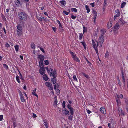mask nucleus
Wrapping results in <instances>:
<instances>
[{
    "instance_id": "64",
    "label": "nucleus",
    "mask_w": 128,
    "mask_h": 128,
    "mask_svg": "<svg viewBox=\"0 0 128 128\" xmlns=\"http://www.w3.org/2000/svg\"><path fill=\"white\" fill-rule=\"evenodd\" d=\"M13 125L14 128H15L16 126V122H14L13 123Z\"/></svg>"
},
{
    "instance_id": "59",
    "label": "nucleus",
    "mask_w": 128,
    "mask_h": 128,
    "mask_svg": "<svg viewBox=\"0 0 128 128\" xmlns=\"http://www.w3.org/2000/svg\"><path fill=\"white\" fill-rule=\"evenodd\" d=\"M40 49L44 53V54L45 53V51H44L43 48H40Z\"/></svg>"
},
{
    "instance_id": "23",
    "label": "nucleus",
    "mask_w": 128,
    "mask_h": 128,
    "mask_svg": "<svg viewBox=\"0 0 128 128\" xmlns=\"http://www.w3.org/2000/svg\"><path fill=\"white\" fill-rule=\"evenodd\" d=\"M31 47L32 48L33 50L35 49L36 48L35 45L33 42L31 43Z\"/></svg>"
},
{
    "instance_id": "13",
    "label": "nucleus",
    "mask_w": 128,
    "mask_h": 128,
    "mask_svg": "<svg viewBox=\"0 0 128 128\" xmlns=\"http://www.w3.org/2000/svg\"><path fill=\"white\" fill-rule=\"evenodd\" d=\"M92 45H93V47L94 49L96 48H97V45H96V43H95L94 41L93 40H92Z\"/></svg>"
},
{
    "instance_id": "38",
    "label": "nucleus",
    "mask_w": 128,
    "mask_h": 128,
    "mask_svg": "<svg viewBox=\"0 0 128 128\" xmlns=\"http://www.w3.org/2000/svg\"><path fill=\"white\" fill-rule=\"evenodd\" d=\"M15 48L16 49V52L18 51L19 46L18 45H16L15 46Z\"/></svg>"
},
{
    "instance_id": "7",
    "label": "nucleus",
    "mask_w": 128,
    "mask_h": 128,
    "mask_svg": "<svg viewBox=\"0 0 128 128\" xmlns=\"http://www.w3.org/2000/svg\"><path fill=\"white\" fill-rule=\"evenodd\" d=\"M46 85L48 87L49 89L51 90H53L52 84L50 82H46Z\"/></svg>"
},
{
    "instance_id": "6",
    "label": "nucleus",
    "mask_w": 128,
    "mask_h": 128,
    "mask_svg": "<svg viewBox=\"0 0 128 128\" xmlns=\"http://www.w3.org/2000/svg\"><path fill=\"white\" fill-rule=\"evenodd\" d=\"M20 0H16L15 1V3L16 4V6L19 7L22 6V4L20 2Z\"/></svg>"
},
{
    "instance_id": "40",
    "label": "nucleus",
    "mask_w": 128,
    "mask_h": 128,
    "mask_svg": "<svg viewBox=\"0 0 128 128\" xmlns=\"http://www.w3.org/2000/svg\"><path fill=\"white\" fill-rule=\"evenodd\" d=\"M109 55V52L108 51H107L105 55V57L106 58H108Z\"/></svg>"
},
{
    "instance_id": "24",
    "label": "nucleus",
    "mask_w": 128,
    "mask_h": 128,
    "mask_svg": "<svg viewBox=\"0 0 128 128\" xmlns=\"http://www.w3.org/2000/svg\"><path fill=\"white\" fill-rule=\"evenodd\" d=\"M44 124L45 126L46 127V128H48V124L47 122V121L46 120H44Z\"/></svg>"
},
{
    "instance_id": "1",
    "label": "nucleus",
    "mask_w": 128,
    "mask_h": 128,
    "mask_svg": "<svg viewBox=\"0 0 128 128\" xmlns=\"http://www.w3.org/2000/svg\"><path fill=\"white\" fill-rule=\"evenodd\" d=\"M46 69L47 70L48 72L50 74V76H52L54 78H56L57 77V73L56 71L54 70L53 69L50 68L49 70L48 67L46 68Z\"/></svg>"
},
{
    "instance_id": "10",
    "label": "nucleus",
    "mask_w": 128,
    "mask_h": 128,
    "mask_svg": "<svg viewBox=\"0 0 128 128\" xmlns=\"http://www.w3.org/2000/svg\"><path fill=\"white\" fill-rule=\"evenodd\" d=\"M38 58L40 60V61H44V60L45 57L42 55L40 54L38 56Z\"/></svg>"
},
{
    "instance_id": "36",
    "label": "nucleus",
    "mask_w": 128,
    "mask_h": 128,
    "mask_svg": "<svg viewBox=\"0 0 128 128\" xmlns=\"http://www.w3.org/2000/svg\"><path fill=\"white\" fill-rule=\"evenodd\" d=\"M1 16L3 19L6 21V18L4 16L2 13L1 14Z\"/></svg>"
},
{
    "instance_id": "37",
    "label": "nucleus",
    "mask_w": 128,
    "mask_h": 128,
    "mask_svg": "<svg viewBox=\"0 0 128 128\" xmlns=\"http://www.w3.org/2000/svg\"><path fill=\"white\" fill-rule=\"evenodd\" d=\"M105 33H102L101 34V36L99 38H100V39L101 38V39L104 40V39H103L104 37L103 36L104 35V34Z\"/></svg>"
},
{
    "instance_id": "61",
    "label": "nucleus",
    "mask_w": 128,
    "mask_h": 128,
    "mask_svg": "<svg viewBox=\"0 0 128 128\" xmlns=\"http://www.w3.org/2000/svg\"><path fill=\"white\" fill-rule=\"evenodd\" d=\"M5 46L8 48V47H10V46L8 43H6V44H5Z\"/></svg>"
},
{
    "instance_id": "12",
    "label": "nucleus",
    "mask_w": 128,
    "mask_h": 128,
    "mask_svg": "<svg viewBox=\"0 0 128 128\" xmlns=\"http://www.w3.org/2000/svg\"><path fill=\"white\" fill-rule=\"evenodd\" d=\"M119 28V25L118 23H116L114 27L112 28L114 31H115L117 30H118Z\"/></svg>"
},
{
    "instance_id": "55",
    "label": "nucleus",
    "mask_w": 128,
    "mask_h": 128,
    "mask_svg": "<svg viewBox=\"0 0 128 128\" xmlns=\"http://www.w3.org/2000/svg\"><path fill=\"white\" fill-rule=\"evenodd\" d=\"M73 78L77 82H78V81L77 80L76 76L74 75V76H73Z\"/></svg>"
},
{
    "instance_id": "4",
    "label": "nucleus",
    "mask_w": 128,
    "mask_h": 128,
    "mask_svg": "<svg viewBox=\"0 0 128 128\" xmlns=\"http://www.w3.org/2000/svg\"><path fill=\"white\" fill-rule=\"evenodd\" d=\"M104 41V40L101 39V38H99L98 41L97 43V46H100L99 47L100 48L102 46V44Z\"/></svg>"
},
{
    "instance_id": "58",
    "label": "nucleus",
    "mask_w": 128,
    "mask_h": 128,
    "mask_svg": "<svg viewBox=\"0 0 128 128\" xmlns=\"http://www.w3.org/2000/svg\"><path fill=\"white\" fill-rule=\"evenodd\" d=\"M3 118V115H1L0 116V121H1L2 120Z\"/></svg>"
},
{
    "instance_id": "22",
    "label": "nucleus",
    "mask_w": 128,
    "mask_h": 128,
    "mask_svg": "<svg viewBox=\"0 0 128 128\" xmlns=\"http://www.w3.org/2000/svg\"><path fill=\"white\" fill-rule=\"evenodd\" d=\"M53 78L51 79V81L53 82V84H54L56 83L57 80L55 78Z\"/></svg>"
},
{
    "instance_id": "2",
    "label": "nucleus",
    "mask_w": 128,
    "mask_h": 128,
    "mask_svg": "<svg viewBox=\"0 0 128 128\" xmlns=\"http://www.w3.org/2000/svg\"><path fill=\"white\" fill-rule=\"evenodd\" d=\"M20 19L22 20L26 21L27 19V16L25 12H22L18 14Z\"/></svg>"
},
{
    "instance_id": "9",
    "label": "nucleus",
    "mask_w": 128,
    "mask_h": 128,
    "mask_svg": "<svg viewBox=\"0 0 128 128\" xmlns=\"http://www.w3.org/2000/svg\"><path fill=\"white\" fill-rule=\"evenodd\" d=\"M121 74H122V82H126L125 79V74L123 69L121 70Z\"/></svg>"
},
{
    "instance_id": "14",
    "label": "nucleus",
    "mask_w": 128,
    "mask_h": 128,
    "mask_svg": "<svg viewBox=\"0 0 128 128\" xmlns=\"http://www.w3.org/2000/svg\"><path fill=\"white\" fill-rule=\"evenodd\" d=\"M24 21V20H22L20 19V20H19V22L20 24H20V26H24L25 23Z\"/></svg>"
},
{
    "instance_id": "41",
    "label": "nucleus",
    "mask_w": 128,
    "mask_h": 128,
    "mask_svg": "<svg viewBox=\"0 0 128 128\" xmlns=\"http://www.w3.org/2000/svg\"><path fill=\"white\" fill-rule=\"evenodd\" d=\"M44 63L46 65H48L49 64V62L48 60H45L44 61Z\"/></svg>"
},
{
    "instance_id": "33",
    "label": "nucleus",
    "mask_w": 128,
    "mask_h": 128,
    "mask_svg": "<svg viewBox=\"0 0 128 128\" xmlns=\"http://www.w3.org/2000/svg\"><path fill=\"white\" fill-rule=\"evenodd\" d=\"M74 60L76 61L78 63H80V60L77 57H76L74 59Z\"/></svg>"
},
{
    "instance_id": "28",
    "label": "nucleus",
    "mask_w": 128,
    "mask_h": 128,
    "mask_svg": "<svg viewBox=\"0 0 128 128\" xmlns=\"http://www.w3.org/2000/svg\"><path fill=\"white\" fill-rule=\"evenodd\" d=\"M80 43H82L84 46V48L85 50H86V44L85 42H81Z\"/></svg>"
},
{
    "instance_id": "57",
    "label": "nucleus",
    "mask_w": 128,
    "mask_h": 128,
    "mask_svg": "<svg viewBox=\"0 0 128 128\" xmlns=\"http://www.w3.org/2000/svg\"><path fill=\"white\" fill-rule=\"evenodd\" d=\"M94 49L96 50V53L97 54V55L98 56V55H99V53H98V48H96Z\"/></svg>"
},
{
    "instance_id": "45",
    "label": "nucleus",
    "mask_w": 128,
    "mask_h": 128,
    "mask_svg": "<svg viewBox=\"0 0 128 128\" xmlns=\"http://www.w3.org/2000/svg\"><path fill=\"white\" fill-rule=\"evenodd\" d=\"M66 104V102L65 101H63L62 105L63 108H65V105Z\"/></svg>"
},
{
    "instance_id": "48",
    "label": "nucleus",
    "mask_w": 128,
    "mask_h": 128,
    "mask_svg": "<svg viewBox=\"0 0 128 128\" xmlns=\"http://www.w3.org/2000/svg\"><path fill=\"white\" fill-rule=\"evenodd\" d=\"M83 34L82 33L80 34V35L79 36V39L81 40L82 38Z\"/></svg>"
},
{
    "instance_id": "50",
    "label": "nucleus",
    "mask_w": 128,
    "mask_h": 128,
    "mask_svg": "<svg viewBox=\"0 0 128 128\" xmlns=\"http://www.w3.org/2000/svg\"><path fill=\"white\" fill-rule=\"evenodd\" d=\"M4 67L5 68L6 70H8V66L6 64H4L3 65Z\"/></svg>"
},
{
    "instance_id": "19",
    "label": "nucleus",
    "mask_w": 128,
    "mask_h": 128,
    "mask_svg": "<svg viewBox=\"0 0 128 128\" xmlns=\"http://www.w3.org/2000/svg\"><path fill=\"white\" fill-rule=\"evenodd\" d=\"M70 54L72 55V57L74 59L76 57V56L75 54L74 53V52H70Z\"/></svg>"
},
{
    "instance_id": "26",
    "label": "nucleus",
    "mask_w": 128,
    "mask_h": 128,
    "mask_svg": "<svg viewBox=\"0 0 128 128\" xmlns=\"http://www.w3.org/2000/svg\"><path fill=\"white\" fill-rule=\"evenodd\" d=\"M58 101L57 100H55L54 102L53 105L54 106L57 107L58 105Z\"/></svg>"
},
{
    "instance_id": "49",
    "label": "nucleus",
    "mask_w": 128,
    "mask_h": 128,
    "mask_svg": "<svg viewBox=\"0 0 128 128\" xmlns=\"http://www.w3.org/2000/svg\"><path fill=\"white\" fill-rule=\"evenodd\" d=\"M124 84V87H123V88L124 90H126V82H123Z\"/></svg>"
},
{
    "instance_id": "35",
    "label": "nucleus",
    "mask_w": 128,
    "mask_h": 128,
    "mask_svg": "<svg viewBox=\"0 0 128 128\" xmlns=\"http://www.w3.org/2000/svg\"><path fill=\"white\" fill-rule=\"evenodd\" d=\"M84 59L87 62L88 64L90 66H91L92 65V64L88 61L87 59L85 57Z\"/></svg>"
},
{
    "instance_id": "42",
    "label": "nucleus",
    "mask_w": 128,
    "mask_h": 128,
    "mask_svg": "<svg viewBox=\"0 0 128 128\" xmlns=\"http://www.w3.org/2000/svg\"><path fill=\"white\" fill-rule=\"evenodd\" d=\"M16 80H17L18 82L19 83H20V81L19 79V76H17L16 77Z\"/></svg>"
},
{
    "instance_id": "16",
    "label": "nucleus",
    "mask_w": 128,
    "mask_h": 128,
    "mask_svg": "<svg viewBox=\"0 0 128 128\" xmlns=\"http://www.w3.org/2000/svg\"><path fill=\"white\" fill-rule=\"evenodd\" d=\"M20 96L21 102H24L25 101V100L24 98L23 94L20 95Z\"/></svg>"
},
{
    "instance_id": "56",
    "label": "nucleus",
    "mask_w": 128,
    "mask_h": 128,
    "mask_svg": "<svg viewBox=\"0 0 128 128\" xmlns=\"http://www.w3.org/2000/svg\"><path fill=\"white\" fill-rule=\"evenodd\" d=\"M63 12L67 15H68L69 14V13L68 12H66L65 10H64L63 11Z\"/></svg>"
},
{
    "instance_id": "21",
    "label": "nucleus",
    "mask_w": 128,
    "mask_h": 128,
    "mask_svg": "<svg viewBox=\"0 0 128 128\" xmlns=\"http://www.w3.org/2000/svg\"><path fill=\"white\" fill-rule=\"evenodd\" d=\"M43 79L46 81L48 80V77L46 74H44L43 76Z\"/></svg>"
},
{
    "instance_id": "30",
    "label": "nucleus",
    "mask_w": 128,
    "mask_h": 128,
    "mask_svg": "<svg viewBox=\"0 0 128 128\" xmlns=\"http://www.w3.org/2000/svg\"><path fill=\"white\" fill-rule=\"evenodd\" d=\"M116 101L117 104V106H119V105L120 104V100L119 99H116Z\"/></svg>"
},
{
    "instance_id": "11",
    "label": "nucleus",
    "mask_w": 128,
    "mask_h": 128,
    "mask_svg": "<svg viewBox=\"0 0 128 128\" xmlns=\"http://www.w3.org/2000/svg\"><path fill=\"white\" fill-rule=\"evenodd\" d=\"M100 110L101 112L104 114H105L106 113V109L104 108H103V107H101L100 108Z\"/></svg>"
},
{
    "instance_id": "63",
    "label": "nucleus",
    "mask_w": 128,
    "mask_h": 128,
    "mask_svg": "<svg viewBox=\"0 0 128 128\" xmlns=\"http://www.w3.org/2000/svg\"><path fill=\"white\" fill-rule=\"evenodd\" d=\"M97 16V15H96V14H95V15L94 16V19L95 23L96 20V19Z\"/></svg>"
},
{
    "instance_id": "15",
    "label": "nucleus",
    "mask_w": 128,
    "mask_h": 128,
    "mask_svg": "<svg viewBox=\"0 0 128 128\" xmlns=\"http://www.w3.org/2000/svg\"><path fill=\"white\" fill-rule=\"evenodd\" d=\"M37 18L39 20L41 21L43 20L45 21L46 20V18H44L42 16H37Z\"/></svg>"
},
{
    "instance_id": "62",
    "label": "nucleus",
    "mask_w": 128,
    "mask_h": 128,
    "mask_svg": "<svg viewBox=\"0 0 128 128\" xmlns=\"http://www.w3.org/2000/svg\"><path fill=\"white\" fill-rule=\"evenodd\" d=\"M67 107L69 109L72 108L71 107V105L70 104H68V105Z\"/></svg>"
},
{
    "instance_id": "3",
    "label": "nucleus",
    "mask_w": 128,
    "mask_h": 128,
    "mask_svg": "<svg viewBox=\"0 0 128 128\" xmlns=\"http://www.w3.org/2000/svg\"><path fill=\"white\" fill-rule=\"evenodd\" d=\"M17 35L19 37L21 36L23 34L22 26L20 24H18L17 28Z\"/></svg>"
},
{
    "instance_id": "60",
    "label": "nucleus",
    "mask_w": 128,
    "mask_h": 128,
    "mask_svg": "<svg viewBox=\"0 0 128 128\" xmlns=\"http://www.w3.org/2000/svg\"><path fill=\"white\" fill-rule=\"evenodd\" d=\"M76 16H74L73 15V14H72V16H71V18L72 19H75L76 18Z\"/></svg>"
},
{
    "instance_id": "44",
    "label": "nucleus",
    "mask_w": 128,
    "mask_h": 128,
    "mask_svg": "<svg viewBox=\"0 0 128 128\" xmlns=\"http://www.w3.org/2000/svg\"><path fill=\"white\" fill-rule=\"evenodd\" d=\"M71 10L72 12H77L78 11L77 10L76 8H72Z\"/></svg>"
},
{
    "instance_id": "29",
    "label": "nucleus",
    "mask_w": 128,
    "mask_h": 128,
    "mask_svg": "<svg viewBox=\"0 0 128 128\" xmlns=\"http://www.w3.org/2000/svg\"><path fill=\"white\" fill-rule=\"evenodd\" d=\"M60 2L62 5H63L64 6L66 5V1L65 0L61 1H60Z\"/></svg>"
},
{
    "instance_id": "46",
    "label": "nucleus",
    "mask_w": 128,
    "mask_h": 128,
    "mask_svg": "<svg viewBox=\"0 0 128 128\" xmlns=\"http://www.w3.org/2000/svg\"><path fill=\"white\" fill-rule=\"evenodd\" d=\"M120 115L122 116H125V112H124L121 110Z\"/></svg>"
},
{
    "instance_id": "17",
    "label": "nucleus",
    "mask_w": 128,
    "mask_h": 128,
    "mask_svg": "<svg viewBox=\"0 0 128 128\" xmlns=\"http://www.w3.org/2000/svg\"><path fill=\"white\" fill-rule=\"evenodd\" d=\"M119 22L120 23V24H121L122 26H123L125 23L124 21L121 18L120 20L119 21Z\"/></svg>"
},
{
    "instance_id": "18",
    "label": "nucleus",
    "mask_w": 128,
    "mask_h": 128,
    "mask_svg": "<svg viewBox=\"0 0 128 128\" xmlns=\"http://www.w3.org/2000/svg\"><path fill=\"white\" fill-rule=\"evenodd\" d=\"M112 21H110V22L108 24V28H111L112 26Z\"/></svg>"
},
{
    "instance_id": "20",
    "label": "nucleus",
    "mask_w": 128,
    "mask_h": 128,
    "mask_svg": "<svg viewBox=\"0 0 128 128\" xmlns=\"http://www.w3.org/2000/svg\"><path fill=\"white\" fill-rule=\"evenodd\" d=\"M70 113L71 115L72 116H73L74 115V109L72 108L71 109H70Z\"/></svg>"
},
{
    "instance_id": "32",
    "label": "nucleus",
    "mask_w": 128,
    "mask_h": 128,
    "mask_svg": "<svg viewBox=\"0 0 128 128\" xmlns=\"http://www.w3.org/2000/svg\"><path fill=\"white\" fill-rule=\"evenodd\" d=\"M85 7L86 10L87 11V13H89L90 12V9L89 8L88 6L87 5H86Z\"/></svg>"
},
{
    "instance_id": "5",
    "label": "nucleus",
    "mask_w": 128,
    "mask_h": 128,
    "mask_svg": "<svg viewBox=\"0 0 128 128\" xmlns=\"http://www.w3.org/2000/svg\"><path fill=\"white\" fill-rule=\"evenodd\" d=\"M46 72L44 67V66H42L41 67L39 70V72L41 75L44 74Z\"/></svg>"
},
{
    "instance_id": "8",
    "label": "nucleus",
    "mask_w": 128,
    "mask_h": 128,
    "mask_svg": "<svg viewBox=\"0 0 128 128\" xmlns=\"http://www.w3.org/2000/svg\"><path fill=\"white\" fill-rule=\"evenodd\" d=\"M63 112L66 116L69 115L70 114L69 111L66 109H64L63 110Z\"/></svg>"
},
{
    "instance_id": "47",
    "label": "nucleus",
    "mask_w": 128,
    "mask_h": 128,
    "mask_svg": "<svg viewBox=\"0 0 128 128\" xmlns=\"http://www.w3.org/2000/svg\"><path fill=\"white\" fill-rule=\"evenodd\" d=\"M87 31V28H86L84 26L83 27V34H84L85 32Z\"/></svg>"
},
{
    "instance_id": "53",
    "label": "nucleus",
    "mask_w": 128,
    "mask_h": 128,
    "mask_svg": "<svg viewBox=\"0 0 128 128\" xmlns=\"http://www.w3.org/2000/svg\"><path fill=\"white\" fill-rule=\"evenodd\" d=\"M118 98H123V96L122 94H121L118 96Z\"/></svg>"
},
{
    "instance_id": "43",
    "label": "nucleus",
    "mask_w": 128,
    "mask_h": 128,
    "mask_svg": "<svg viewBox=\"0 0 128 128\" xmlns=\"http://www.w3.org/2000/svg\"><path fill=\"white\" fill-rule=\"evenodd\" d=\"M107 0H104V7H105V6H107L108 5L107 4Z\"/></svg>"
},
{
    "instance_id": "31",
    "label": "nucleus",
    "mask_w": 128,
    "mask_h": 128,
    "mask_svg": "<svg viewBox=\"0 0 128 128\" xmlns=\"http://www.w3.org/2000/svg\"><path fill=\"white\" fill-rule=\"evenodd\" d=\"M118 84L120 86V87H121L122 86V84L121 83V82H120V80L119 77H118Z\"/></svg>"
},
{
    "instance_id": "25",
    "label": "nucleus",
    "mask_w": 128,
    "mask_h": 128,
    "mask_svg": "<svg viewBox=\"0 0 128 128\" xmlns=\"http://www.w3.org/2000/svg\"><path fill=\"white\" fill-rule=\"evenodd\" d=\"M125 103L126 105V108H128V100L126 98L125 99Z\"/></svg>"
},
{
    "instance_id": "52",
    "label": "nucleus",
    "mask_w": 128,
    "mask_h": 128,
    "mask_svg": "<svg viewBox=\"0 0 128 128\" xmlns=\"http://www.w3.org/2000/svg\"><path fill=\"white\" fill-rule=\"evenodd\" d=\"M120 16V14H116L114 16V20H115V19L116 18L119 17Z\"/></svg>"
},
{
    "instance_id": "54",
    "label": "nucleus",
    "mask_w": 128,
    "mask_h": 128,
    "mask_svg": "<svg viewBox=\"0 0 128 128\" xmlns=\"http://www.w3.org/2000/svg\"><path fill=\"white\" fill-rule=\"evenodd\" d=\"M59 28L61 30H63V28L62 24L59 25Z\"/></svg>"
},
{
    "instance_id": "34",
    "label": "nucleus",
    "mask_w": 128,
    "mask_h": 128,
    "mask_svg": "<svg viewBox=\"0 0 128 128\" xmlns=\"http://www.w3.org/2000/svg\"><path fill=\"white\" fill-rule=\"evenodd\" d=\"M126 2H124L123 3H122L121 4V8H124L126 5Z\"/></svg>"
},
{
    "instance_id": "39",
    "label": "nucleus",
    "mask_w": 128,
    "mask_h": 128,
    "mask_svg": "<svg viewBox=\"0 0 128 128\" xmlns=\"http://www.w3.org/2000/svg\"><path fill=\"white\" fill-rule=\"evenodd\" d=\"M73 116H68V119L71 121H72L73 120Z\"/></svg>"
},
{
    "instance_id": "51",
    "label": "nucleus",
    "mask_w": 128,
    "mask_h": 128,
    "mask_svg": "<svg viewBox=\"0 0 128 128\" xmlns=\"http://www.w3.org/2000/svg\"><path fill=\"white\" fill-rule=\"evenodd\" d=\"M83 75L86 77L88 79L89 78V76L88 75H86L84 73L83 74Z\"/></svg>"
},
{
    "instance_id": "27",
    "label": "nucleus",
    "mask_w": 128,
    "mask_h": 128,
    "mask_svg": "<svg viewBox=\"0 0 128 128\" xmlns=\"http://www.w3.org/2000/svg\"><path fill=\"white\" fill-rule=\"evenodd\" d=\"M43 61H40L39 62V66L40 67H42V66H44V65L43 64Z\"/></svg>"
}]
</instances>
